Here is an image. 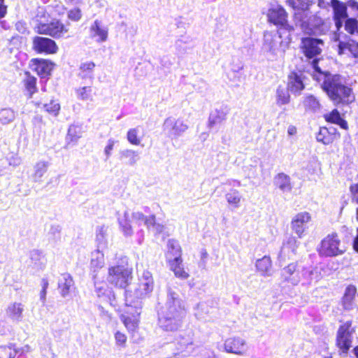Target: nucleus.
Returning <instances> with one entry per match:
<instances>
[{"label": "nucleus", "mask_w": 358, "mask_h": 358, "mask_svg": "<svg viewBox=\"0 0 358 358\" xmlns=\"http://www.w3.org/2000/svg\"><path fill=\"white\" fill-rule=\"evenodd\" d=\"M50 164L45 160H39L33 166V171L31 175V179L35 182L42 181V178L47 173Z\"/></svg>", "instance_id": "nucleus-25"}, {"label": "nucleus", "mask_w": 358, "mask_h": 358, "mask_svg": "<svg viewBox=\"0 0 358 358\" xmlns=\"http://www.w3.org/2000/svg\"><path fill=\"white\" fill-rule=\"evenodd\" d=\"M155 215H150L149 217H145L144 220V224L146 225V227L148 229L153 228L154 225L155 224Z\"/></svg>", "instance_id": "nucleus-57"}, {"label": "nucleus", "mask_w": 358, "mask_h": 358, "mask_svg": "<svg viewBox=\"0 0 358 358\" xmlns=\"http://www.w3.org/2000/svg\"><path fill=\"white\" fill-rule=\"evenodd\" d=\"M141 309L142 305L138 302L137 303H127L125 301L120 315V320L129 332L134 333L137 330L140 322Z\"/></svg>", "instance_id": "nucleus-6"}, {"label": "nucleus", "mask_w": 358, "mask_h": 358, "mask_svg": "<svg viewBox=\"0 0 358 358\" xmlns=\"http://www.w3.org/2000/svg\"><path fill=\"white\" fill-rule=\"evenodd\" d=\"M105 265L103 250L96 249L92 252L90 269L94 272L98 271Z\"/></svg>", "instance_id": "nucleus-27"}, {"label": "nucleus", "mask_w": 358, "mask_h": 358, "mask_svg": "<svg viewBox=\"0 0 358 358\" xmlns=\"http://www.w3.org/2000/svg\"><path fill=\"white\" fill-rule=\"evenodd\" d=\"M154 278L150 271L144 270L138 275V282L133 289L125 291V301L127 303H137L142 305V300L148 297L154 289Z\"/></svg>", "instance_id": "nucleus-3"}, {"label": "nucleus", "mask_w": 358, "mask_h": 358, "mask_svg": "<svg viewBox=\"0 0 358 358\" xmlns=\"http://www.w3.org/2000/svg\"><path fill=\"white\" fill-rule=\"evenodd\" d=\"M316 139L324 145H329L331 143V138L329 134L328 129L325 127L321 128L316 135Z\"/></svg>", "instance_id": "nucleus-48"}, {"label": "nucleus", "mask_w": 358, "mask_h": 358, "mask_svg": "<svg viewBox=\"0 0 358 358\" xmlns=\"http://www.w3.org/2000/svg\"><path fill=\"white\" fill-rule=\"evenodd\" d=\"M299 275L303 285H310L321 278V274L317 268H304L300 271Z\"/></svg>", "instance_id": "nucleus-23"}, {"label": "nucleus", "mask_w": 358, "mask_h": 358, "mask_svg": "<svg viewBox=\"0 0 358 358\" xmlns=\"http://www.w3.org/2000/svg\"><path fill=\"white\" fill-rule=\"evenodd\" d=\"M227 113L222 108L215 109L209 115L208 127L211 129L215 126L222 124L227 118Z\"/></svg>", "instance_id": "nucleus-28"}, {"label": "nucleus", "mask_w": 358, "mask_h": 358, "mask_svg": "<svg viewBox=\"0 0 358 358\" xmlns=\"http://www.w3.org/2000/svg\"><path fill=\"white\" fill-rule=\"evenodd\" d=\"M225 199L229 206L234 208H238L241 206V195L237 189H231L229 192L225 194Z\"/></svg>", "instance_id": "nucleus-36"}, {"label": "nucleus", "mask_w": 358, "mask_h": 358, "mask_svg": "<svg viewBox=\"0 0 358 358\" xmlns=\"http://www.w3.org/2000/svg\"><path fill=\"white\" fill-rule=\"evenodd\" d=\"M290 43L291 38L289 36L282 39L281 33L266 31L264 34L262 50L269 59L275 60L283 57Z\"/></svg>", "instance_id": "nucleus-4"}, {"label": "nucleus", "mask_w": 358, "mask_h": 358, "mask_svg": "<svg viewBox=\"0 0 358 358\" xmlns=\"http://www.w3.org/2000/svg\"><path fill=\"white\" fill-rule=\"evenodd\" d=\"M322 46L323 42L320 39L306 38L302 40L303 53L308 58H313L320 55Z\"/></svg>", "instance_id": "nucleus-17"}, {"label": "nucleus", "mask_w": 358, "mask_h": 358, "mask_svg": "<svg viewBox=\"0 0 358 358\" xmlns=\"http://www.w3.org/2000/svg\"><path fill=\"white\" fill-rule=\"evenodd\" d=\"M255 266L262 275L268 277L272 275V262L269 257L264 256L257 259Z\"/></svg>", "instance_id": "nucleus-29"}, {"label": "nucleus", "mask_w": 358, "mask_h": 358, "mask_svg": "<svg viewBox=\"0 0 358 358\" xmlns=\"http://www.w3.org/2000/svg\"><path fill=\"white\" fill-rule=\"evenodd\" d=\"M324 119L329 122L336 124L343 129H347V122L341 117L339 112L334 109L331 113L324 115Z\"/></svg>", "instance_id": "nucleus-37"}, {"label": "nucleus", "mask_w": 358, "mask_h": 358, "mask_svg": "<svg viewBox=\"0 0 358 358\" xmlns=\"http://www.w3.org/2000/svg\"><path fill=\"white\" fill-rule=\"evenodd\" d=\"M68 137L71 141H76L80 137V129L75 125L69 127L68 130Z\"/></svg>", "instance_id": "nucleus-53"}, {"label": "nucleus", "mask_w": 358, "mask_h": 358, "mask_svg": "<svg viewBox=\"0 0 358 358\" xmlns=\"http://www.w3.org/2000/svg\"><path fill=\"white\" fill-rule=\"evenodd\" d=\"M224 348L228 353L245 355L248 352V345L244 338L239 336H234L225 340Z\"/></svg>", "instance_id": "nucleus-13"}, {"label": "nucleus", "mask_w": 358, "mask_h": 358, "mask_svg": "<svg viewBox=\"0 0 358 358\" xmlns=\"http://www.w3.org/2000/svg\"><path fill=\"white\" fill-rule=\"evenodd\" d=\"M274 183L283 192H290L292 189L290 178L284 173H278L275 177Z\"/></svg>", "instance_id": "nucleus-32"}, {"label": "nucleus", "mask_w": 358, "mask_h": 358, "mask_svg": "<svg viewBox=\"0 0 358 358\" xmlns=\"http://www.w3.org/2000/svg\"><path fill=\"white\" fill-rule=\"evenodd\" d=\"M313 66L315 71L313 78L318 82L322 81L323 90L335 104L348 103L354 100L352 89L345 85L341 76L322 72L317 66V59L313 60Z\"/></svg>", "instance_id": "nucleus-1"}, {"label": "nucleus", "mask_w": 358, "mask_h": 358, "mask_svg": "<svg viewBox=\"0 0 358 358\" xmlns=\"http://www.w3.org/2000/svg\"><path fill=\"white\" fill-rule=\"evenodd\" d=\"M331 6L333 9L334 20L338 30L343 26V22L348 17L347 6L339 0H331Z\"/></svg>", "instance_id": "nucleus-19"}, {"label": "nucleus", "mask_w": 358, "mask_h": 358, "mask_svg": "<svg viewBox=\"0 0 358 358\" xmlns=\"http://www.w3.org/2000/svg\"><path fill=\"white\" fill-rule=\"evenodd\" d=\"M287 134L289 136H294L296 134V128L294 126H289L287 129Z\"/></svg>", "instance_id": "nucleus-63"}, {"label": "nucleus", "mask_w": 358, "mask_h": 358, "mask_svg": "<svg viewBox=\"0 0 358 358\" xmlns=\"http://www.w3.org/2000/svg\"><path fill=\"white\" fill-rule=\"evenodd\" d=\"M356 288L354 286H349L346 288L343 296V303L346 308H350L356 294Z\"/></svg>", "instance_id": "nucleus-47"}, {"label": "nucleus", "mask_w": 358, "mask_h": 358, "mask_svg": "<svg viewBox=\"0 0 358 358\" xmlns=\"http://www.w3.org/2000/svg\"><path fill=\"white\" fill-rule=\"evenodd\" d=\"M74 282L72 276L69 273H64L58 282V287L61 296L64 298L69 296L70 289L73 286Z\"/></svg>", "instance_id": "nucleus-26"}, {"label": "nucleus", "mask_w": 358, "mask_h": 358, "mask_svg": "<svg viewBox=\"0 0 358 358\" xmlns=\"http://www.w3.org/2000/svg\"><path fill=\"white\" fill-rule=\"evenodd\" d=\"M311 221V215L308 212H301L296 214L291 222V228L299 238L303 236L308 229V224Z\"/></svg>", "instance_id": "nucleus-14"}, {"label": "nucleus", "mask_w": 358, "mask_h": 358, "mask_svg": "<svg viewBox=\"0 0 358 358\" xmlns=\"http://www.w3.org/2000/svg\"><path fill=\"white\" fill-rule=\"evenodd\" d=\"M43 108L45 111L54 116H57L60 110L59 103L55 100H52L49 103L44 104Z\"/></svg>", "instance_id": "nucleus-51"}, {"label": "nucleus", "mask_w": 358, "mask_h": 358, "mask_svg": "<svg viewBox=\"0 0 358 358\" xmlns=\"http://www.w3.org/2000/svg\"><path fill=\"white\" fill-rule=\"evenodd\" d=\"M115 343L120 347H124L127 343V338L126 335L119 331L115 334Z\"/></svg>", "instance_id": "nucleus-54"}, {"label": "nucleus", "mask_w": 358, "mask_h": 358, "mask_svg": "<svg viewBox=\"0 0 358 358\" xmlns=\"http://www.w3.org/2000/svg\"><path fill=\"white\" fill-rule=\"evenodd\" d=\"M268 18L270 22L276 25L285 27L291 30L292 27L287 24V13L281 6H273L268 11Z\"/></svg>", "instance_id": "nucleus-16"}, {"label": "nucleus", "mask_w": 358, "mask_h": 358, "mask_svg": "<svg viewBox=\"0 0 358 358\" xmlns=\"http://www.w3.org/2000/svg\"><path fill=\"white\" fill-rule=\"evenodd\" d=\"M34 48L38 52L46 54L56 53L58 48L55 42L50 38L43 37H35L33 41Z\"/></svg>", "instance_id": "nucleus-20"}, {"label": "nucleus", "mask_w": 358, "mask_h": 358, "mask_svg": "<svg viewBox=\"0 0 358 358\" xmlns=\"http://www.w3.org/2000/svg\"><path fill=\"white\" fill-rule=\"evenodd\" d=\"M348 6L353 10L357 12V15L358 17V1H356L355 0H350L348 2Z\"/></svg>", "instance_id": "nucleus-59"}, {"label": "nucleus", "mask_w": 358, "mask_h": 358, "mask_svg": "<svg viewBox=\"0 0 358 358\" xmlns=\"http://www.w3.org/2000/svg\"><path fill=\"white\" fill-rule=\"evenodd\" d=\"M289 90L282 87H278L276 90V103L278 106H281L289 103L290 101V96Z\"/></svg>", "instance_id": "nucleus-40"}, {"label": "nucleus", "mask_w": 358, "mask_h": 358, "mask_svg": "<svg viewBox=\"0 0 358 358\" xmlns=\"http://www.w3.org/2000/svg\"><path fill=\"white\" fill-rule=\"evenodd\" d=\"M17 351L12 346L0 347V358H15Z\"/></svg>", "instance_id": "nucleus-52"}, {"label": "nucleus", "mask_w": 358, "mask_h": 358, "mask_svg": "<svg viewBox=\"0 0 358 358\" xmlns=\"http://www.w3.org/2000/svg\"><path fill=\"white\" fill-rule=\"evenodd\" d=\"M46 293L47 290L45 289H42L40 293V298L43 303H45L46 299Z\"/></svg>", "instance_id": "nucleus-64"}, {"label": "nucleus", "mask_w": 358, "mask_h": 358, "mask_svg": "<svg viewBox=\"0 0 358 358\" xmlns=\"http://www.w3.org/2000/svg\"><path fill=\"white\" fill-rule=\"evenodd\" d=\"M152 230L154 232H155L157 234H161L164 230V226L159 223H155V224L154 225V227L152 228Z\"/></svg>", "instance_id": "nucleus-58"}, {"label": "nucleus", "mask_w": 358, "mask_h": 358, "mask_svg": "<svg viewBox=\"0 0 358 358\" xmlns=\"http://www.w3.org/2000/svg\"><path fill=\"white\" fill-rule=\"evenodd\" d=\"M353 248L356 252H358V228L357 229L356 236L353 241Z\"/></svg>", "instance_id": "nucleus-62"}, {"label": "nucleus", "mask_w": 358, "mask_h": 358, "mask_svg": "<svg viewBox=\"0 0 358 358\" xmlns=\"http://www.w3.org/2000/svg\"><path fill=\"white\" fill-rule=\"evenodd\" d=\"M25 305L22 302L13 301L9 303L6 309V317L13 322H20L24 317Z\"/></svg>", "instance_id": "nucleus-18"}, {"label": "nucleus", "mask_w": 358, "mask_h": 358, "mask_svg": "<svg viewBox=\"0 0 358 358\" xmlns=\"http://www.w3.org/2000/svg\"><path fill=\"white\" fill-rule=\"evenodd\" d=\"M345 29L350 34H358V21L354 18L347 19Z\"/></svg>", "instance_id": "nucleus-49"}, {"label": "nucleus", "mask_w": 358, "mask_h": 358, "mask_svg": "<svg viewBox=\"0 0 358 358\" xmlns=\"http://www.w3.org/2000/svg\"><path fill=\"white\" fill-rule=\"evenodd\" d=\"M313 0H287V6L292 7L294 10H306L313 3Z\"/></svg>", "instance_id": "nucleus-41"}, {"label": "nucleus", "mask_w": 358, "mask_h": 358, "mask_svg": "<svg viewBox=\"0 0 358 358\" xmlns=\"http://www.w3.org/2000/svg\"><path fill=\"white\" fill-rule=\"evenodd\" d=\"M27 78L24 80V85L27 90L29 92L30 96L33 95V94L36 92V79L34 76H31L29 73H26Z\"/></svg>", "instance_id": "nucleus-50"}, {"label": "nucleus", "mask_w": 358, "mask_h": 358, "mask_svg": "<svg viewBox=\"0 0 358 358\" xmlns=\"http://www.w3.org/2000/svg\"><path fill=\"white\" fill-rule=\"evenodd\" d=\"M115 143V140L110 138L108 140L107 145L104 148V154L106 155V159H108L111 155V151L113 149Z\"/></svg>", "instance_id": "nucleus-55"}, {"label": "nucleus", "mask_w": 358, "mask_h": 358, "mask_svg": "<svg viewBox=\"0 0 358 358\" xmlns=\"http://www.w3.org/2000/svg\"><path fill=\"white\" fill-rule=\"evenodd\" d=\"M89 36L97 43L106 42L108 38V27L99 20H95L89 28Z\"/></svg>", "instance_id": "nucleus-15"}, {"label": "nucleus", "mask_w": 358, "mask_h": 358, "mask_svg": "<svg viewBox=\"0 0 358 358\" xmlns=\"http://www.w3.org/2000/svg\"><path fill=\"white\" fill-rule=\"evenodd\" d=\"M96 289V293L99 297L103 296L105 295L106 292H109L108 289H104L103 292L102 289H103V287H98L96 285H95Z\"/></svg>", "instance_id": "nucleus-61"}, {"label": "nucleus", "mask_w": 358, "mask_h": 358, "mask_svg": "<svg viewBox=\"0 0 358 358\" xmlns=\"http://www.w3.org/2000/svg\"><path fill=\"white\" fill-rule=\"evenodd\" d=\"M168 252L166 257L168 261L173 257H181L182 250L179 243L174 239H170L167 243Z\"/></svg>", "instance_id": "nucleus-35"}, {"label": "nucleus", "mask_w": 358, "mask_h": 358, "mask_svg": "<svg viewBox=\"0 0 358 358\" xmlns=\"http://www.w3.org/2000/svg\"><path fill=\"white\" fill-rule=\"evenodd\" d=\"M31 62L32 69L41 78L50 75L53 69V64L52 62L43 59H33Z\"/></svg>", "instance_id": "nucleus-21"}, {"label": "nucleus", "mask_w": 358, "mask_h": 358, "mask_svg": "<svg viewBox=\"0 0 358 358\" xmlns=\"http://www.w3.org/2000/svg\"><path fill=\"white\" fill-rule=\"evenodd\" d=\"M95 66V64L91 61L81 62L78 76L83 79L92 78Z\"/></svg>", "instance_id": "nucleus-33"}, {"label": "nucleus", "mask_w": 358, "mask_h": 358, "mask_svg": "<svg viewBox=\"0 0 358 358\" xmlns=\"http://www.w3.org/2000/svg\"><path fill=\"white\" fill-rule=\"evenodd\" d=\"M341 241L336 234L327 236L320 243L318 253L322 257H336L342 255L344 250L340 248Z\"/></svg>", "instance_id": "nucleus-8"}, {"label": "nucleus", "mask_w": 358, "mask_h": 358, "mask_svg": "<svg viewBox=\"0 0 358 358\" xmlns=\"http://www.w3.org/2000/svg\"><path fill=\"white\" fill-rule=\"evenodd\" d=\"M121 158L126 160V163L129 165L133 166L136 164L139 160L138 153L133 150H124L121 152Z\"/></svg>", "instance_id": "nucleus-42"}, {"label": "nucleus", "mask_w": 358, "mask_h": 358, "mask_svg": "<svg viewBox=\"0 0 358 358\" xmlns=\"http://www.w3.org/2000/svg\"><path fill=\"white\" fill-rule=\"evenodd\" d=\"M15 118V113L10 108H3L0 110V122L3 124H9Z\"/></svg>", "instance_id": "nucleus-46"}, {"label": "nucleus", "mask_w": 358, "mask_h": 358, "mask_svg": "<svg viewBox=\"0 0 358 358\" xmlns=\"http://www.w3.org/2000/svg\"><path fill=\"white\" fill-rule=\"evenodd\" d=\"M36 21L38 24L35 27V29L37 32L41 34H47L57 38L68 31V29L58 20H53L48 23V16L43 8H38Z\"/></svg>", "instance_id": "nucleus-5"}, {"label": "nucleus", "mask_w": 358, "mask_h": 358, "mask_svg": "<svg viewBox=\"0 0 358 358\" xmlns=\"http://www.w3.org/2000/svg\"><path fill=\"white\" fill-rule=\"evenodd\" d=\"M75 92L78 99L81 101H93V90L91 86L78 87Z\"/></svg>", "instance_id": "nucleus-38"}, {"label": "nucleus", "mask_w": 358, "mask_h": 358, "mask_svg": "<svg viewBox=\"0 0 358 358\" xmlns=\"http://www.w3.org/2000/svg\"><path fill=\"white\" fill-rule=\"evenodd\" d=\"M194 350V334L192 331L180 334L176 343L175 356L189 357Z\"/></svg>", "instance_id": "nucleus-9"}, {"label": "nucleus", "mask_w": 358, "mask_h": 358, "mask_svg": "<svg viewBox=\"0 0 358 358\" xmlns=\"http://www.w3.org/2000/svg\"><path fill=\"white\" fill-rule=\"evenodd\" d=\"M185 315V306L179 294L169 289L166 302L158 312L159 327L166 331H177L182 327Z\"/></svg>", "instance_id": "nucleus-2"}, {"label": "nucleus", "mask_w": 358, "mask_h": 358, "mask_svg": "<svg viewBox=\"0 0 358 358\" xmlns=\"http://www.w3.org/2000/svg\"><path fill=\"white\" fill-rule=\"evenodd\" d=\"M299 273L296 271V264L292 263L281 270V276L285 281L296 285L301 282Z\"/></svg>", "instance_id": "nucleus-22"}, {"label": "nucleus", "mask_w": 358, "mask_h": 358, "mask_svg": "<svg viewBox=\"0 0 358 358\" xmlns=\"http://www.w3.org/2000/svg\"><path fill=\"white\" fill-rule=\"evenodd\" d=\"M139 127L129 129L127 134V141L132 145H139L141 142V138L139 136Z\"/></svg>", "instance_id": "nucleus-45"}, {"label": "nucleus", "mask_w": 358, "mask_h": 358, "mask_svg": "<svg viewBox=\"0 0 358 358\" xmlns=\"http://www.w3.org/2000/svg\"><path fill=\"white\" fill-rule=\"evenodd\" d=\"M169 264L171 270L177 278L182 280H186L189 278V275L188 272L185 270L182 257L170 259L169 260Z\"/></svg>", "instance_id": "nucleus-24"}, {"label": "nucleus", "mask_w": 358, "mask_h": 358, "mask_svg": "<svg viewBox=\"0 0 358 358\" xmlns=\"http://www.w3.org/2000/svg\"><path fill=\"white\" fill-rule=\"evenodd\" d=\"M303 103L306 110L317 111L320 108L319 100L313 95L306 96Z\"/></svg>", "instance_id": "nucleus-44"}, {"label": "nucleus", "mask_w": 358, "mask_h": 358, "mask_svg": "<svg viewBox=\"0 0 358 358\" xmlns=\"http://www.w3.org/2000/svg\"><path fill=\"white\" fill-rule=\"evenodd\" d=\"M107 228L104 226L99 227L96 230V242L97 249L104 250L107 246Z\"/></svg>", "instance_id": "nucleus-39"}, {"label": "nucleus", "mask_w": 358, "mask_h": 358, "mask_svg": "<svg viewBox=\"0 0 358 358\" xmlns=\"http://www.w3.org/2000/svg\"><path fill=\"white\" fill-rule=\"evenodd\" d=\"M299 244V243L295 237L289 236L283 243L279 257L282 258L287 252H289L291 251L292 253L295 252Z\"/></svg>", "instance_id": "nucleus-34"}, {"label": "nucleus", "mask_w": 358, "mask_h": 358, "mask_svg": "<svg viewBox=\"0 0 358 358\" xmlns=\"http://www.w3.org/2000/svg\"><path fill=\"white\" fill-rule=\"evenodd\" d=\"M30 258L32 263H34L37 267L41 269H43L45 268L46 260L42 252L39 250L31 251Z\"/></svg>", "instance_id": "nucleus-43"}, {"label": "nucleus", "mask_w": 358, "mask_h": 358, "mask_svg": "<svg viewBox=\"0 0 358 358\" xmlns=\"http://www.w3.org/2000/svg\"><path fill=\"white\" fill-rule=\"evenodd\" d=\"M145 217L143 213L139 211L133 212L131 215H130L128 211H125L123 215L118 218L119 224L124 235L131 236L133 234L131 217L135 223L141 225L142 223H144Z\"/></svg>", "instance_id": "nucleus-11"}, {"label": "nucleus", "mask_w": 358, "mask_h": 358, "mask_svg": "<svg viewBox=\"0 0 358 358\" xmlns=\"http://www.w3.org/2000/svg\"><path fill=\"white\" fill-rule=\"evenodd\" d=\"M81 11L78 8L71 10L68 13V17L70 20L78 21L81 18Z\"/></svg>", "instance_id": "nucleus-56"}, {"label": "nucleus", "mask_w": 358, "mask_h": 358, "mask_svg": "<svg viewBox=\"0 0 358 358\" xmlns=\"http://www.w3.org/2000/svg\"><path fill=\"white\" fill-rule=\"evenodd\" d=\"M353 332L354 329L352 328V322L350 321H348L341 325L338 330L336 344L343 352H347L352 346Z\"/></svg>", "instance_id": "nucleus-12"}, {"label": "nucleus", "mask_w": 358, "mask_h": 358, "mask_svg": "<svg viewBox=\"0 0 358 358\" xmlns=\"http://www.w3.org/2000/svg\"><path fill=\"white\" fill-rule=\"evenodd\" d=\"M351 192L353 194L354 199L357 201L358 203V183L354 185H352L350 187Z\"/></svg>", "instance_id": "nucleus-60"}, {"label": "nucleus", "mask_w": 358, "mask_h": 358, "mask_svg": "<svg viewBox=\"0 0 358 358\" xmlns=\"http://www.w3.org/2000/svg\"><path fill=\"white\" fill-rule=\"evenodd\" d=\"M304 85L300 76L292 73L288 77L287 90L294 94H300Z\"/></svg>", "instance_id": "nucleus-30"}, {"label": "nucleus", "mask_w": 358, "mask_h": 358, "mask_svg": "<svg viewBox=\"0 0 358 358\" xmlns=\"http://www.w3.org/2000/svg\"><path fill=\"white\" fill-rule=\"evenodd\" d=\"M132 279V269L124 266H115L108 268V280L113 285L125 288Z\"/></svg>", "instance_id": "nucleus-7"}, {"label": "nucleus", "mask_w": 358, "mask_h": 358, "mask_svg": "<svg viewBox=\"0 0 358 358\" xmlns=\"http://www.w3.org/2000/svg\"><path fill=\"white\" fill-rule=\"evenodd\" d=\"M348 50L352 55V57L357 59L358 63V43L354 41L348 43L339 42L338 52L340 55L345 54V51Z\"/></svg>", "instance_id": "nucleus-31"}, {"label": "nucleus", "mask_w": 358, "mask_h": 358, "mask_svg": "<svg viewBox=\"0 0 358 358\" xmlns=\"http://www.w3.org/2000/svg\"><path fill=\"white\" fill-rule=\"evenodd\" d=\"M163 128L167 135L173 139L180 136L189 127L183 119L171 116L164 120Z\"/></svg>", "instance_id": "nucleus-10"}]
</instances>
